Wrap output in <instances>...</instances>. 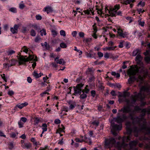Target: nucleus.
Returning a JSON list of instances; mask_svg holds the SVG:
<instances>
[{"instance_id":"nucleus-50","label":"nucleus","mask_w":150,"mask_h":150,"mask_svg":"<svg viewBox=\"0 0 150 150\" xmlns=\"http://www.w3.org/2000/svg\"><path fill=\"white\" fill-rule=\"evenodd\" d=\"M28 31L27 28L25 27H23L22 30V31L23 33H25Z\"/></svg>"},{"instance_id":"nucleus-4","label":"nucleus","mask_w":150,"mask_h":150,"mask_svg":"<svg viewBox=\"0 0 150 150\" xmlns=\"http://www.w3.org/2000/svg\"><path fill=\"white\" fill-rule=\"evenodd\" d=\"M150 91V87H146L145 86L142 87L140 89V92L137 95V92L134 93V95L132 96V100L131 101L127 100H126V102L128 105H130L131 104L134 103L136 100L140 99L141 100H143L145 97V94H149Z\"/></svg>"},{"instance_id":"nucleus-13","label":"nucleus","mask_w":150,"mask_h":150,"mask_svg":"<svg viewBox=\"0 0 150 150\" xmlns=\"http://www.w3.org/2000/svg\"><path fill=\"white\" fill-rule=\"evenodd\" d=\"M59 57H56L54 59L55 61L57 63L59 64H62V65H64L66 62L64 61L63 59H59Z\"/></svg>"},{"instance_id":"nucleus-25","label":"nucleus","mask_w":150,"mask_h":150,"mask_svg":"<svg viewBox=\"0 0 150 150\" xmlns=\"http://www.w3.org/2000/svg\"><path fill=\"white\" fill-rule=\"evenodd\" d=\"M18 134V133L17 132H16V133L13 132L10 134V137L13 138H17V137Z\"/></svg>"},{"instance_id":"nucleus-23","label":"nucleus","mask_w":150,"mask_h":150,"mask_svg":"<svg viewBox=\"0 0 150 150\" xmlns=\"http://www.w3.org/2000/svg\"><path fill=\"white\" fill-rule=\"evenodd\" d=\"M42 129V134H43L44 132L47 130V125L46 123L42 124L41 126Z\"/></svg>"},{"instance_id":"nucleus-32","label":"nucleus","mask_w":150,"mask_h":150,"mask_svg":"<svg viewBox=\"0 0 150 150\" xmlns=\"http://www.w3.org/2000/svg\"><path fill=\"white\" fill-rule=\"evenodd\" d=\"M70 105L69 109L71 110H72L76 106V104L74 102L70 103Z\"/></svg>"},{"instance_id":"nucleus-20","label":"nucleus","mask_w":150,"mask_h":150,"mask_svg":"<svg viewBox=\"0 0 150 150\" xmlns=\"http://www.w3.org/2000/svg\"><path fill=\"white\" fill-rule=\"evenodd\" d=\"M22 147L25 149H28L31 147V144L30 143H25L21 145Z\"/></svg>"},{"instance_id":"nucleus-41","label":"nucleus","mask_w":150,"mask_h":150,"mask_svg":"<svg viewBox=\"0 0 150 150\" xmlns=\"http://www.w3.org/2000/svg\"><path fill=\"white\" fill-rule=\"evenodd\" d=\"M22 51H23V52L27 53L28 52V49L26 47H24L22 49Z\"/></svg>"},{"instance_id":"nucleus-9","label":"nucleus","mask_w":150,"mask_h":150,"mask_svg":"<svg viewBox=\"0 0 150 150\" xmlns=\"http://www.w3.org/2000/svg\"><path fill=\"white\" fill-rule=\"evenodd\" d=\"M108 11L109 15L112 16H115L116 15H120L121 14V12L119 11L117 12V10H108Z\"/></svg>"},{"instance_id":"nucleus-7","label":"nucleus","mask_w":150,"mask_h":150,"mask_svg":"<svg viewBox=\"0 0 150 150\" xmlns=\"http://www.w3.org/2000/svg\"><path fill=\"white\" fill-rule=\"evenodd\" d=\"M83 84L80 83L78 84L76 86L74 87V94L76 96L78 94L81 93L82 91V88Z\"/></svg>"},{"instance_id":"nucleus-10","label":"nucleus","mask_w":150,"mask_h":150,"mask_svg":"<svg viewBox=\"0 0 150 150\" xmlns=\"http://www.w3.org/2000/svg\"><path fill=\"white\" fill-rule=\"evenodd\" d=\"M117 33L120 36L124 38L127 36L128 34L127 32H125L123 33V31L120 27L117 28Z\"/></svg>"},{"instance_id":"nucleus-2","label":"nucleus","mask_w":150,"mask_h":150,"mask_svg":"<svg viewBox=\"0 0 150 150\" xmlns=\"http://www.w3.org/2000/svg\"><path fill=\"white\" fill-rule=\"evenodd\" d=\"M123 142L122 144H120L119 142L115 143V141L114 138H110L109 139H106L105 141V147L110 148L111 147L116 146L118 149H120L122 148H124L126 150H127L126 148L128 146L127 144L124 143V141L126 140L127 142L130 140L129 136L127 137H125L122 139Z\"/></svg>"},{"instance_id":"nucleus-3","label":"nucleus","mask_w":150,"mask_h":150,"mask_svg":"<svg viewBox=\"0 0 150 150\" xmlns=\"http://www.w3.org/2000/svg\"><path fill=\"white\" fill-rule=\"evenodd\" d=\"M126 118V117L123 115H120V113H118L117 116L113 119L110 121L111 127H112L111 132L114 136H116L117 133L115 132L114 130H120L122 128L121 123Z\"/></svg>"},{"instance_id":"nucleus-30","label":"nucleus","mask_w":150,"mask_h":150,"mask_svg":"<svg viewBox=\"0 0 150 150\" xmlns=\"http://www.w3.org/2000/svg\"><path fill=\"white\" fill-rule=\"evenodd\" d=\"M82 94H81L80 96V98L81 99H84L85 98L87 97L86 93H85L83 92V91H82Z\"/></svg>"},{"instance_id":"nucleus-31","label":"nucleus","mask_w":150,"mask_h":150,"mask_svg":"<svg viewBox=\"0 0 150 150\" xmlns=\"http://www.w3.org/2000/svg\"><path fill=\"white\" fill-rule=\"evenodd\" d=\"M148 47L149 48L150 50H146V52L144 53L145 55L146 56L148 55H150V43L147 45Z\"/></svg>"},{"instance_id":"nucleus-35","label":"nucleus","mask_w":150,"mask_h":150,"mask_svg":"<svg viewBox=\"0 0 150 150\" xmlns=\"http://www.w3.org/2000/svg\"><path fill=\"white\" fill-rule=\"evenodd\" d=\"M60 33L61 35L64 37H65L66 35L65 32L64 30H60Z\"/></svg>"},{"instance_id":"nucleus-53","label":"nucleus","mask_w":150,"mask_h":150,"mask_svg":"<svg viewBox=\"0 0 150 150\" xmlns=\"http://www.w3.org/2000/svg\"><path fill=\"white\" fill-rule=\"evenodd\" d=\"M77 32L76 31H73L71 33V35L73 37H75L77 34Z\"/></svg>"},{"instance_id":"nucleus-28","label":"nucleus","mask_w":150,"mask_h":150,"mask_svg":"<svg viewBox=\"0 0 150 150\" xmlns=\"http://www.w3.org/2000/svg\"><path fill=\"white\" fill-rule=\"evenodd\" d=\"M136 79V78L134 76L130 77L128 79V82L129 84L131 83Z\"/></svg>"},{"instance_id":"nucleus-42","label":"nucleus","mask_w":150,"mask_h":150,"mask_svg":"<svg viewBox=\"0 0 150 150\" xmlns=\"http://www.w3.org/2000/svg\"><path fill=\"white\" fill-rule=\"evenodd\" d=\"M92 39L91 38H85L84 40L83 41L86 42H90L92 41Z\"/></svg>"},{"instance_id":"nucleus-48","label":"nucleus","mask_w":150,"mask_h":150,"mask_svg":"<svg viewBox=\"0 0 150 150\" xmlns=\"http://www.w3.org/2000/svg\"><path fill=\"white\" fill-rule=\"evenodd\" d=\"M120 8V5L119 4H117L115 6L114 8L112 9L110 8V9H119Z\"/></svg>"},{"instance_id":"nucleus-19","label":"nucleus","mask_w":150,"mask_h":150,"mask_svg":"<svg viewBox=\"0 0 150 150\" xmlns=\"http://www.w3.org/2000/svg\"><path fill=\"white\" fill-rule=\"evenodd\" d=\"M33 75L36 78H38L43 75L42 73H40L39 74H38L36 71H34Z\"/></svg>"},{"instance_id":"nucleus-59","label":"nucleus","mask_w":150,"mask_h":150,"mask_svg":"<svg viewBox=\"0 0 150 150\" xmlns=\"http://www.w3.org/2000/svg\"><path fill=\"white\" fill-rule=\"evenodd\" d=\"M75 140L76 142H82L83 141V139H79V138H76L75 139Z\"/></svg>"},{"instance_id":"nucleus-40","label":"nucleus","mask_w":150,"mask_h":150,"mask_svg":"<svg viewBox=\"0 0 150 150\" xmlns=\"http://www.w3.org/2000/svg\"><path fill=\"white\" fill-rule=\"evenodd\" d=\"M74 50L75 51H76L77 52H78L79 53V55H81L82 54V51L81 50H79L76 47H74Z\"/></svg>"},{"instance_id":"nucleus-64","label":"nucleus","mask_w":150,"mask_h":150,"mask_svg":"<svg viewBox=\"0 0 150 150\" xmlns=\"http://www.w3.org/2000/svg\"><path fill=\"white\" fill-rule=\"evenodd\" d=\"M91 93L92 96L94 97L95 96L96 94V92L94 90H92L91 91Z\"/></svg>"},{"instance_id":"nucleus-8","label":"nucleus","mask_w":150,"mask_h":150,"mask_svg":"<svg viewBox=\"0 0 150 150\" xmlns=\"http://www.w3.org/2000/svg\"><path fill=\"white\" fill-rule=\"evenodd\" d=\"M139 131H142L146 134L150 133V128L146 127V122L145 121L143 122V125L141 126V129L137 130V132Z\"/></svg>"},{"instance_id":"nucleus-52","label":"nucleus","mask_w":150,"mask_h":150,"mask_svg":"<svg viewBox=\"0 0 150 150\" xmlns=\"http://www.w3.org/2000/svg\"><path fill=\"white\" fill-rule=\"evenodd\" d=\"M31 35L32 36H35V35H36V33L34 30L32 29L31 30Z\"/></svg>"},{"instance_id":"nucleus-14","label":"nucleus","mask_w":150,"mask_h":150,"mask_svg":"<svg viewBox=\"0 0 150 150\" xmlns=\"http://www.w3.org/2000/svg\"><path fill=\"white\" fill-rule=\"evenodd\" d=\"M18 25L16 24L13 27L11 28V32L13 34L17 33L18 31Z\"/></svg>"},{"instance_id":"nucleus-11","label":"nucleus","mask_w":150,"mask_h":150,"mask_svg":"<svg viewBox=\"0 0 150 150\" xmlns=\"http://www.w3.org/2000/svg\"><path fill=\"white\" fill-rule=\"evenodd\" d=\"M85 54L87 58H93L95 57L96 54L93 52L92 50H90L89 52H86Z\"/></svg>"},{"instance_id":"nucleus-54","label":"nucleus","mask_w":150,"mask_h":150,"mask_svg":"<svg viewBox=\"0 0 150 150\" xmlns=\"http://www.w3.org/2000/svg\"><path fill=\"white\" fill-rule=\"evenodd\" d=\"M35 17H36V19L38 20H41L42 18V16L39 15H37Z\"/></svg>"},{"instance_id":"nucleus-44","label":"nucleus","mask_w":150,"mask_h":150,"mask_svg":"<svg viewBox=\"0 0 150 150\" xmlns=\"http://www.w3.org/2000/svg\"><path fill=\"white\" fill-rule=\"evenodd\" d=\"M145 5V2H144L140 1L138 4V6H140L141 7H143Z\"/></svg>"},{"instance_id":"nucleus-21","label":"nucleus","mask_w":150,"mask_h":150,"mask_svg":"<svg viewBox=\"0 0 150 150\" xmlns=\"http://www.w3.org/2000/svg\"><path fill=\"white\" fill-rule=\"evenodd\" d=\"M140 50L139 49H136L134 50L133 52L132 55L133 56H135L140 54Z\"/></svg>"},{"instance_id":"nucleus-18","label":"nucleus","mask_w":150,"mask_h":150,"mask_svg":"<svg viewBox=\"0 0 150 150\" xmlns=\"http://www.w3.org/2000/svg\"><path fill=\"white\" fill-rule=\"evenodd\" d=\"M28 104L27 102H25L22 103H19L17 104L16 106L20 109H22L23 107L27 105Z\"/></svg>"},{"instance_id":"nucleus-36","label":"nucleus","mask_w":150,"mask_h":150,"mask_svg":"<svg viewBox=\"0 0 150 150\" xmlns=\"http://www.w3.org/2000/svg\"><path fill=\"white\" fill-rule=\"evenodd\" d=\"M41 35L42 36L43 35H46V30L44 29H42L40 31Z\"/></svg>"},{"instance_id":"nucleus-39","label":"nucleus","mask_w":150,"mask_h":150,"mask_svg":"<svg viewBox=\"0 0 150 150\" xmlns=\"http://www.w3.org/2000/svg\"><path fill=\"white\" fill-rule=\"evenodd\" d=\"M99 123L98 121H94L92 122V124L96 127H97Z\"/></svg>"},{"instance_id":"nucleus-34","label":"nucleus","mask_w":150,"mask_h":150,"mask_svg":"<svg viewBox=\"0 0 150 150\" xmlns=\"http://www.w3.org/2000/svg\"><path fill=\"white\" fill-rule=\"evenodd\" d=\"M16 61L14 59H12L11 60V61H10V65L11 66H12L13 65H14L16 63Z\"/></svg>"},{"instance_id":"nucleus-43","label":"nucleus","mask_w":150,"mask_h":150,"mask_svg":"<svg viewBox=\"0 0 150 150\" xmlns=\"http://www.w3.org/2000/svg\"><path fill=\"white\" fill-rule=\"evenodd\" d=\"M60 47L63 48H65L67 47L66 44L64 42L61 43L60 44Z\"/></svg>"},{"instance_id":"nucleus-5","label":"nucleus","mask_w":150,"mask_h":150,"mask_svg":"<svg viewBox=\"0 0 150 150\" xmlns=\"http://www.w3.org/2000/svg\"><path fill=\"white\" fill-rule=\"evenodd\" d=\"M18 59L19 65L23 64L27 62L33 63L32 65L33 68L36 66V62L37 60V57L36 56L31 55H29L28 57L26 56L20 55L18 57Z\"/></svg>"},{"instance_id":"nucleus-29","label":"nucleus","mask_w":150,"mask_h":150,"mask_svg":"<svg viewBox=\"0 0 150 150\" xmlns=\"http://www.w3.org/2000/svg\"><path fill=\"white\" fill-rule=\"evenodd\" d=\"M40 122V119L39 118L36 117L34 121V125L35 126L37 125Z\"/></svg>"},{"instance_id":"nucleus-55","label":"nucleus","mask_w":150,"mask_h":150,"mask_svg":"<svg viewBox=\"0 0 150 150\" xmlns=\"http://www.w3.org/2000/svg\"><path fill=\"white\" fill-rule=\"evenodd\" d=\"M109 54H110L106 52L104 54V57L106 59H108L109 58Z\"/></svg>"},{"instance_id":"nucleus-12","label":"nucleus","mask_w":150,"mask_h":150,"mask_svg":"<svg viewBox=\"0 0 150 150\" xmlns=\"http://www.w3.org/2000/svg\"><path fill=\"white\" fill-rule=\"evenodd\" d=\"M126 125L127 127L126 131L127 133L128 134H131L132 131L130 126L131 123L129 122H127L126 123Z\"/></svg>"},{"instance_id":"nucleus-51","label":"nucleus","mask_w":150,"mask_h":150,"mask_svg":"<svg viewBox=\"0 0 150 150\" xmlns=\"http://www.w3.org/2000/svg\"><path fill=\"white\" fill-rule=\"evenodd\" d=\"M79 37L81 38H83L84 36V33L82 32H80L79 33Z\"/></svg>"},{"instance_id":"nucleus-24","label":"nucleus","mask_w":150,"mask_h":150,"mask_svg":"<svg viewBox=\"0 0 150 150\" xmlns=\"http://www.w3.org/2000/svg\"><path fill=\"white\" fill-rule=\"evenodd\" d=\"M15 52L13 50H9L6 52V54L7 55L10 56L12 54H14Z\"/></svg>"},{"instance_id":"nucleus-26","label":"nucleus","mask_w":150,"mask_h":150,"mask_svg":"<svg viewBox=\"0 0 150 150\" xmlns=\"http://www.w3.org/2000/svg\"><path fill=\"white\" fill-rule=\"evenodd\" d=\"M65 129L63 125H62L61 127H59L57 130V133H60L61 132H64V129Z\"/></svg>"},{"instance_id":"nucleus-57","label":"nucleus","mask_w":150,"mask_h":150,"mask_svg":"<svg viewBox=\"0 0 150 150\" xmlns=\"http://www.w3.org/2000/svg\"><path fill=\"white\" fill-rule=\"evenodd\" d=\"M49 77H47V76H46L45 77H44L43 78V80L44 81V82H46L47 83H48L46 82L47 80L48 79Z\"/></svg>"},{"instance_id":"nucleus-46","label":"nucleus","mask_w":150,"mask_h":150,"mask_svg":"<svg viewBox=\"0 0 150 150\" xmlns=\"http://www.w3.org/2000/svg\"><path fill=\"white\" fill-rule=\"evenodd\" d=\"M145 60L147 63L150 62V57H146L145 58Z\"/></svg>"},{"instance_id":"nucleus-56","label":"nucleus","mask_w":150,"mask_h":150,"mask_svg":"<svg viewBox=\"0 0 150 150\" xmlns=\"http://www.w3.org/2000/svg\"><path fill=\"white\" fill-rule=\"evenodd\" d=\"M92 71V68H88L86 71V73L87 74H89L90 73H91Z\"/></svg>"},{"instance_id":"nucleus-27","label":"nucleus","mask_w":150,"mask_h":150,"mask_svg":"<svg viewBox=\"0 0 150 150\" xmlns=\"http://www.w3.org/2000/svg\"><path fill=\"white\" fill-rule=\"evenodd\" d=\"M42 46L46 49H48L49 48V45H48L47 42H45L44 44L43 43H41Z\"/></svg>"},{"instance_id":"nucleus-16","label":"nucleus","mask_w":150,"mask_h":150,"mask_svg":"<svg viewBox=\"0 0 150 150\" xmlns=\"http://www.w3.org/2000/svg\"><path fill=\"white\" fill-rule=\"evenodd\" d=\"M116 46H110L106 47L103 48V50L104 51H112L115 50Z\"/></svg>"},{"instance_id":"nucleus-38","label":"nucleus","mask_w":150,"mask_h":150,"mask_svg":"<svg viewBox=\"0 0 150 150\" xmlns=\"http://www.w3.org/2000/svg\"><path fill=\"white\" fill-rule=\"evenodd\" d=\"M88 86V85H86L85 88V89L84 90H83L82 91H83V92L86 93H88L89 91V90L87 88Z\"/></svg>"},{"instance_id":"nucleus-62","label":"nucleus","mask_w":150,"mask_h":150,"mask_svg":"<svg viewBox=\"0 0 150 150\" xmlns=\"http://www.w3.org/2000/svg\"><path fill=\"white\" fill-rule=\"evenodd\" d=\"M54 123L56 124H59L60 123V120L59 119H56L54 120Z\"/></svg>"},{"instance_id":"nucleus-45","label":"nucleus","mask_w":150,"mask_h":150,"mask_svg":"<svg viewBox=\"0 0 150 150\" xmlns=\"http://www.w3.org/2000/svg\"><path fill=\"white\" fill-rule=\"evenodd\" d=\"M52 34L54 37H55L57 34V32L55 30H52Z\"/></svg>"},{"instance_id":"nucleus-22","label":"nucleus","mask_w":150,"mask_h":150,"mask_svg":"<svg viewBox=\"0 0 150 150\" xmlns=\"http://www.w3.org/2000/svg\"><path fill=\"white\" fill-rule=\"evenodd\" d=\"M137 144V141H132L129 143V146L130 147V149H132V148L135 146Z\"/></svg>"},{"instance_id":"nucleus-6","label":"nucleus","mask_w":150,"mask_h":150,"mask_svg":"<svg viewBox=\"0 0 150 150\" xmlns=\"http://www.w3.org/2000/svg\"><path fill=\"white\" fill-rule=\"evenodd\" d=\"M141 109L139 107L136 106L134 108V110H132L129 107H125L119 110L120 112H122L123 113L128 112H131L133 113L135 111L140 112Z\"/></svg>"},{"instance_id":"nucleus-1","label":"nucleus","mask_w":150,"mask_h":150,"mask_svg":"<svg viewBox=\"0 0 150 150\" xmlns=\"http://www.w3.org/2000/svg\"><path fill=\"white\" fill-rule=\"evenodd\" d=\"M142 59V58L140 54L137 55L135 58L137 65L131 66L127 71L128 75L129 76L136 74L139 75L137 81H139L141 83L144 81V78L148 75L147 70L145 71L143 64L141 62Z\"/></svg>"},{"instance_id":"nucleus-60","label":"nucleus","mask_w":150,"mask_h":150,"mask_svg":"<svg viewBox=\"0 0 150 150\" xmlns=\"http://www.w3.org/2000/svg\"><path fill=\"white\" fill-rule=\"evenodd\" d=\"M27 81L29 83H31L32 82V79L31 77H28L27 78Z\"/></svg>"},{"instance_id":"nucleus-58","label":"nucleus","mask_w":150,"mask_h":150,"mask_svg":"<svg viewBox=\"0 0 150 150\" xmlns=\"http://www.w3.org/2000/svg\"><path fill=\"white\" fill-rule=\"evenodd\" d=\"M98 56L100 58H101L103 56V54L101 52H98L97 53Z\"/></svg>"},{"instance_id":"nucleus-47","label":"nucleus","mask_w":150,"mask_h":150,"mask_svg":"<svg viewBox=\"0 0 150 150\" xmlns=\"http://www.w3.org/2000/svg\"><path fill=\"white\" fill-rule=\"evenodd\" d=\"M126 18L127 19V20L128 21H129V23H130L133 21V19H132V18L131 17H126Z\"/></svg>"},{"instance_id":"nucleus-33","label":"nucleus","mask_w":150,"mask_h":150,"mask_svg":"<svg viewBox=\"0 0 150 150\" xmlns=\"http://www.w3.org/2000/svg\"><path fill=\"white\" fill-rule=\"evenodd\" d=\"M44 12L47 13V14L52 15V13L53 12V10H43Z\"/></svg>"},{"instance_id":"nucleus-61","label":"nucleus","mask_w":150,"mask_h":150,"mask_svg":"<svg viewBox=\"0 0 150 150\" xmlns=\"http://www.w3.org/2000/svg\"><path fill=\"white\" fill-rule=\"evenodd\" d=\"M21 120L24 122H25L27 121V119L25 117H21Z\"/></svg>"},{"instance_id":"nucleus-37","label":"nucleus","mask_w":150,"mask_h":150,"mask_svg":"<svg viewBox=\"0 0 150 150\" xmlns=\"http://www.w3.org/2000/svg\"><path fill=\"white\" fill-rule=\"evenodd\" d=\"M139 23V24L142 27H143L144 25V24L145 23L144 22V21H142L140 19L138 21Z\"/></svg>"},{"instance_id":"nucleus-17","label":"nucleus","mask_w":150,"mask_h":150,"mask_svg":"<svg viewBox=\"0 0 150 150\" xmlns=\"http://www.w3.org/2000/svg\"><path fill=\"white\" fill-rule=\"evenodd\" d=\"M118 93H119L118 96L119 97H123L124 98L129 96L130 94L129 93L126 92H124L123 93L119 92Z\"/></svg>"},{"instance_id":"nucleus-15","label":"nucleus","mask_w":150,"mask_h":150,"mask_svg":"<svg viewBox=\"0 0 150 150\" xmlns=\"http://www.w3.org/2000/svg\"><path fill=\"white\" fill-rule=\"evenodd\" d=\"M135 0H126V1H123V2L122 3L125 5H127L128 4H129V6L130 7V8H132L133 6V4L130 3L131 2H133Z\"/></svg>"},{"instance_id":"nucleus-63","label":"nucleus","mask_w":150,"mask_h":150,"mask_svg":"<svg viewBox=\"0 0 150 150\" xmlns=\"http://www.w3.org/2000/svg\"><path fill=\"white\" fill-rule=\"evenodd\" d=\"M123 41H122L120 42L119 45L118 46L120 48H122L123 47Z\"/></svg>"},{"instance_id":"nucleus-49","label":"nucleus","mask_w":150,"mask_h":150,"mask_svg":"<svg viewBox=\"0 0 150 150\" xmlns=\"http://www.w3.org/2000/svg\"><path fill=\"white\" fill-rule=\"evenodd\" d=\"M14 94V92L12 90H9L8 92V94L10 96H11Z\"/></svg>"}]
</instances>
